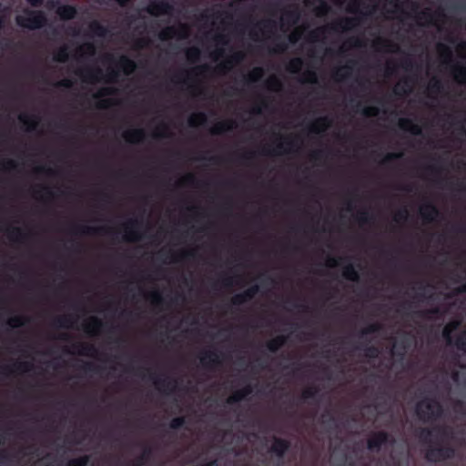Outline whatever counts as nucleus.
<instances>
[{"instance_id":"nucleus-1","label":"nucleus","mask_w":466,"mask_h":466,"mask_svg":"<svg viewBox=\"0 0 466 466\" xmlns=\"http://www.w3.org/2000/svg\"><path fill=\"white\" fill-rule=\"evenodd\" d=\"M415 412L423 422L434 421L443 414V407L436 399H426L416 404Z\"/></svg>"},{"instance_id":"nucleus-2","label":"nucleus","mask_w":466,"mask_h":466,"mask_svg":"<svg viewBox=\"0 0 466 466\" xmlns=\"http://www.w3.org/2000/svg\"><path fill=\"white\" fill-rule=\"evenodd\" d=\"M25 15H17L16 24L30 30L42 28L47 22L46 14L41 10L25 9Z\"/></svg>"},{"instance_id":"nucleus-3","label":"nucleus","mask_w":466,"mask_h":466,"mask_svg":"<svg viewBox=\"0 0 466 466\" xmlns=\"http://www.w3.org/2000/svg\"><path fill=\"white\" fill-rule=\"evenodd\" d=\"M455 449L451 445L431 446L425 453V459L431 462L441 461L454 458Z\"/></svg>"},{"instance_id":"nucleus-4","label":"nucleus","mask_w":466,"mask_h":466,"mask_svg":"<svg viewBox=\"0 0 466 466\" xmlns=\"http://www.w3.org/2000/svg\"><path fill=\"white\" fill-rule=\"evenodd\" d=\"M394 439L386 431H380L373 432L367 441V448L371 451H379L382 445L392 443Z\"/></svg>"},{"instance_id":"nucleus-5","label":"nucleus","mask_w":466,"mask_h":466,"mask_svg":"<svg viewBox=\"0 0 466 466\" xmlns=\"http://www.w3.org/2000/svg\"><path fill=\"white\" fill-rule=\"evenodd\" d=\"M199 360L202 367L210 371L215 370L221 364L218 353L214 350L203 351Z\"/></svg>"},{"instance_id":"nucleus-6","label":"nucleus","mask_w":466,"mask_h":466,"mask_svg":"<svg viewBox=\"0 0 466 466\" xmlns=\"http://www.w3.org/2000/svg\"><path fill=\"white\" fill-rule=\"evenodd\" d=\"M433 432H437L438 435L441 438V439H447V438H450V430L448 427L446 426H437L433 429H428V428H423V429H420L419 434H418V437L420 438V440L422 441V442H431V437L432 436Z\"/></svg>"},{"instance_id":"nucleus-7","label":"nucleus","mask_w":466,"mask_h":466,"mask_svg":"<svg viewBox=\"0 0 466 466\" xmlns=\"http://www.w3.org/2000/svg\"><path fill=\"white\" fill-rule=\"evenodd\" d=\"M361 15L356 16V17H344L339 19V21L335 22L330 25V29L333 31H348L350 29H352L353 27L357 26L359 24H360L362 20V15H366V14H363L360 12Z\"/></svg>"},{"instance_id":"nucleus-8","label":"nucleus","mask_w":466,"mask_h":466,"mask_svg":"<svg viewBox=\"0 0 466 466\" xmlns=\"http://www.w3.org/2000/svg\"><path fill=\"white\" fill-rule=\"evenodd\" d=\"M259 292V286L258 285H253L247 289H245L243 292L236 294L231 299V303L234 306H240L249 300H251Z\"/></svg>"},{"instance_id":"nucleus-9","label":"nucleus","mask_w":466,"mask_h":466,"mask_svg":"<svg viewBox=\"0 0 466 466\" xmlns=\"http://www.w3.org/2000/svg\"><path fill=\"white\" fill-rule=\"evenodd\" d=\"M173 11V5L167 0H160L151 3L147 12L151 15H168Z\"/></svg>"},{"instance_id":"nucleus-10","label":"nucleus","mask_w":466,"mask_h":466,"mask_svg":"<svg viewBox=\"0 0 466 466\" xmlns=\"http://www.w3.org/2000/svg\"><path fill=\"white\" fill-rule=\"evenodd\" d=\"M142 226V222L138 219H130L125 225L124 228L127 232L124 239L127 241H134L138 240L140 238V235L138 230Z\"/></svg>"},{"instance_id":"nucleus-11","label":"nucleus","mask_w":466,"mask_h":466,"mask_svg":"<svg viewBox=\"0 0 466 466\" xmlns=\"http://www.w3.org/2000/svg\"><path fill=\"white\" fill-rule=\"evenodd\" d=\"M289 448V441L275 437L273 439V443L269 449V451L273 453L275 456H277L279 459H282Z\"/></svg>"},{"instance_id":"nucleus-12","label":"nucleus","mask_w":466,"mask_h":466,"mask_svg":"<svg viewBox=\"0 0 466 466\" xmlns=\"http://www.w3.org/2000/svg\"><path fill=\"white\" fill-rule=\"evenodd\" d=\"M420 213L423 220L427 223L433 222L440 216L438 208L430 202L420 207Z\"/></svg>"},{"instance_id":"nucleus-13","label":"nucleus","mask_w":466,"mask_h":466,"mask_svg":"<svg viewBox=\"0 0 466 466\" xmlns=\"http://www.w3.org/2000/svg\"><path fill=\"white\" fill-rule=\"evenodd\" d=\"M150 380H152L155 385L163 390H167L168 392H173L177 388V380L175 379L165 377L164 379L157 378L155 375H150Z\"/></svg>"},{"instance_id":"nucleus-14","label":"nucleus","mask_w":466,"mask_h":466,"mask_svg":"<svg viewBox=\"0 0 466 466\" xmlns=\"http://www.w3.org/2000/svg\"><path fill=\"white\" fill-rule=\"evenodd\" d=\"M74 233H80L85 235H109L113 231L108 228L99 227H89V226H76L74 228Z\"/></svg>"},{"instance_id":"nucleus-15","label":"nucleus","mask_w":466,"mask_h":466,"mask_svg":"<svg viewBox=\"0 0 466 466\" xmlns=\"http://www.w3.org/2000/svg\"><path fill=\"white\" fill-rule=\"evenodd\" d=\"M116 65L125 76L131 75L137 69V63L126 55L119 56Z\"/></svg>"},{"instance_id":"nucleus-16","label":"nucleus","mask_w":466,"mask_h":466,"mask_svg":"<svg viewBox=\"0 0 466 466\" xmlns=\"http://www.w3.org/2000/svg\"><path fill=\"white\" fill-rule=\"evenodd\" d=\"M253 392L250 385H247L240 390H236L232 395L227 399L228 404H236L244 400L246 397Z\"/></svg>"},{"instance_id":"nucleus-17","label":"nucleus","mask_w":466,"mask_h":466,"mask_svg":"<svg viewBox=\"0 0 466 466\" xmlns=\"http://www.w3.org/2000/svg\"><path fill=\"white\" fill-rule=\"evenodd\" d=\"M104 326V323L102 320L96 317H91L89 320L85 323L84 325V330L90 335H96L98 333V331L101 329V328Z\"/></svg>"},{"instance_id":"nucleus-18","label":"nucleus","mask_w":466,"mask_h":466,"mask_svg":"<svg viewBox=\"0 0 466 466\" xmlns=\"http://www.w3.org/2000/svg\"><path fill=\"white\" fill-rule=\"evenodd\" d=\"M124 138L129 143L142 142L146 137L145 131L142 128H136L126 131L123 135Z\"/></svg>"},{"instance_id":"nucleus-19","label":"nucleus","mask_w":466,"mask_h":466,"mask_svg":"<svg viewBox=\"0 0 466 466\" xmlns=\"http://www.w3.org/2000/svg\"><path fill=\"white\" fill-rule=\"evenodd\" d=\"M236 127V123L233 120H225L218 122L212 128L213 135H221L227 131H231Z\"/></svg>"},{"instance_id":"nucleus-20","label":"nucleus","mask_w":466,"mask_h":466,"mask_svg":"<svg viewBox=\"0 0 466 466\" xmlns=\"http://www.w3.org/2000/svg\"><path fill=\"white\" fill-rule=\"evenodd\" d=\"M56 14L63 20H71L76 15V8L71 5H62L56 9Z\"/></svg>"},{"instance_id":"nucleus-21","label":"nucleus","mask_w":466,"mask_h":466,"mask_svg":"<svg viewBox=\"0 0 466 466\" xmlns=\"http://www.w3.org/2000/svg\"><path fill=\"white\" fill-rule=\"evenodd\" d=\"M399 127L402 130L410 131L411 134L419 136L421 135V127L414 124L410 118H400L399 120Z\"/></svg>"},{"instance_id":"nucleus-22","label":"nucleus","mask_w":466,"mask_h":466,"mask_svg":"<svg viewBox=\"0 0 466 466\" xmlns=\"http://www.w3.org/2000/svg\"><path fill=\"white\" fill-rule=\"evenodd\" d=\"M330 119L328 116H321L316 119L310 127V131L315 134L324 132L330 126Z\"/></svg>"},{"instance_id":"nucleus-23","label":"nucleus","mask_w":466,"mask_h":466,"mask_svg":"<svg viewBox=\"0 0 466 466\" xmlns=\"http://www.w3.org/2000/svg\"><path fill=\"white\" fill-rule=\"evenodd\" d=\"M286 342L287 337L284 335H279L268 340L266 344V347L270 352L276 353L281 347L286 344Z\"/></svg>"},{"instance_id":"nucleus-24","label":"nucleus","mask_w":466,"mask_h":466,"mask_svg":"<svg viewBox=\"0 0 466 466\" xmlns=\"http://www.w3.org/2000/svg\"><path fill=\"white\" fill-rule=\"evenodd\" d=\"M77 349V353L82 356H95L97 353L96 348L93 344L78 343L74 345Z\"/></svg>"},{"instance_id":"nucleus-25","label":"nucleus","mask_w":466,"mask_h":466,"mask_svg":"<svg viewBox=\"0 0 466 466\" xmlns=\"http://www.w3.org/2000/svg\"><path fill=\"white\" fill-rule=\"evenodd\" d=\"M20 122L27 127L28 131H34L37 127L38 120L35 116H28L25 114H21L18 116Z\"/></svg>"},{"instance_id":"nucleus-26","label":"nucleus","mask_w":466,"mask_h":466,"mask_svg":"<svg viewBox=\"0 0 466 466\" xmlns=\"http://www.w3.org/2000/svg\"><path fill=\"white\" fill-rule=\"evenodd\" d=\"M244 59V54L242 52H235L224 63H221L218 66L219 69H229L230 66L233 64L240 63Z\"/></svg>"},{"instance_id":"nucleus-27","label":"nucleus","mask_w":466,"mask_h":466,"mask_svg":"<svg viewBox=\"0 0 466 466\" xmlns=\"http://www.w3.org/2000/svg\"><path fill=\"white\" fill-rule=\"evenodd\" d=\"M342 274H343V277L348 280L359 281V279H360V275H359L358 271L356 270L354 265L351 263H349L348 265H346L344 267Z\"/></svg>"},{"instance_id":"nucleus-28","label":"nucleus","mask_w":466,"mask_h":466,"mask_svg":"<svg viewBox=\"0 0 466 466\" xmlns=\"http://www.w3.org/2000/svg\"><path fill=\"white\" fill-rule=\"evenodd\" d=\"M300 18V12L298 8L288 10L284 12L283 20L289 25H295Z\"/></svg>"},{"instance_id":"nucleus-29","label":"nucleus","mask_w":466,"mask_h":466,"mask_svg":"<svg viewBox=\"0 0 466 466\" xmlns=\"http://www.w3.org/2000/svg\"><path fill=\"white\" fill-rule=\"evenodd\" d=\"M459 321H451L444 327L442 337L448 343L451 342V333L459 328Z\"/></svg>"},{"instance_id":"nucleus-30","label":"nucleus","mask_w":466,"mask_h":466,"mask_svg":"<svg viewBox=\"0 0 466 466\" xmlns=\"http://www.w3.org/2000/svg\"><path fill=\"white\" fill-rule=\"evenodd\" d=\"M89 28L91 30V32L97 35V36H106V34L108 33V29L106 26L101 25L99 22L97 21H94L90 24L89 25Z\"/></svg>"},{"instance_id":"nucleus-31","label":"nucleus","mask_w":466,"mask_h":466,"mask_svg":"<svg viewBox=\"0 0 466 466\" xmlns=\"http://www.w3.org/2000/svg\"><path fill=\"white\" fill-rule=\"evenodd\" d=\"M207 115L203 112H198L192 115L188 119L190 127H197L198 125H203L207 122Z\"/></svg>"},{"instance_id":"nucleus-32","label":"nucleus","mask_w":466,"mask_h":466,"mask_svg":"<svg viewBox=\"0 0 466 466\" xmlns=\"http://www.w3.org/2000/svg\"><path fill=\"white\" fill-rule=\"evenodd\" d=\"M453 76L457 82L466 84V67L464 66H456L453 68Z\"/></svg>"},{"instance_id":"nucleus-33","label":"nucleus","mask_w":466,"mask_h":466,"mask_svg":"<svg viewBox=\"0 0 466 466\" xmlns=\"http://www.w3.org/2000/svg\"><path fill=\"white\" fill-rule=\"evenodd\" d=\"M26 235L20 228H14L8 231V238L15 242H22Z\"/></svg>"},{"instance_id":"nucleus-34","label":"nucleus","mask_w":466,"mask_h":466,"mask_svg":"<svg viewBox=\"0 0 466 466\" xmlns=\"http://www.w3.org/2000/svg\"><path fill=\"white\" fill-rule=\"evenodd\" d=\"M303 66V60L300 57H294L292 58L288 66L287 70L290 73H299Z\"/></svg>"},{"instance_id":"nucleus-35","label":"nucleus","mask_w":466,"mask_h":466,"mask_svg":"<svg viewBox=\"0 0 466 466\" xmlns=\"http://www.w3.org/2000/svg\"><path fill=\"white\" fill-rule=\"evenodd\" d=\"M381 329L382 326L380 323H371L360 331V337L363 338L367 335L377 333L380 331Z\"/></svg>"},{"instance_id":"nucleus-36","label":"nucleus","mask_w":466,"mask_h":466,"mask_svg":"<svg viewBox=\"0 0 466 466\" xmlns=\"http://www.w3.org/2000/svg\"><path fill=\"white\" fill-rule=\"evenodd\" d=\"M418 314L428 319H432L436 317H440L441 315H442V312L439 307H434L425 311H420L418 312Z\"/></svg>"},{"instance_id":"nucleus-37","label":"nucleus","mask_w":466,"mask_h":466,"mask_svg":"<svg viewBox=\"0 0 466 466\" xmlns=\"http://www.w3.org/2000/svg\"><path fill=\"white\" fill-rule=\"evenodd\" d=\"M263 75H264V69L260 66H256L248 74L247 81L248 82H257L261 79Z\"/></svg>"},{"instance_id":"nucleus-38","label":"nucleus","mask_w":466,"mask_h":466,"mask_svg":"<svg viewBox=\"0 0 466 466\" xmlns=\"http://www.w3.org/2000/svg\"><path fill=\"white\" fill-rule=\"evenodd\" d=\"M319 389L317 386H310L302 391L301 398L306 400L309 399H315L319 394Z\"/></svg>"},{"instance_id":"nucleus-39","label":"nucleus","mask_w":466,"mask_h":466,"mask_svg":"<svg viewBox=\"0 0 466 466\" xmlns=\"http://www.w3.org/2000/svg\"><path fill=\"white\" fill-rule=\"evenodd\" d=\"M327 29H328L327 27L322 26V27H318V28L310 31L309 34V40L311 42L319 41V38L325 35V33L327 32Z\"/></svg>"},{"instance_id":"nucleus-40","label":"nucleus","mask_w":466,"mask_h":466,"mask_svg":"<svg viewBox=\"0 0 466 466\" xmlns=\"http://www.w3.org/2000/svg\"><path fill=\"white\" fill-rule=\"evenodd\" d=\"M72 324L70 316H60L54 320V325L58 328H69Z\"/></svg>"},{"instance_id":"nucleus-41","label":"nucleus","mask_w":466,"mask_h":466,"mask_svg":"<svg viewBox=\"0 0 466 466\" xmlns=\"http://www.w3.org/2000/svg\"><path fill=\"white\" fill-rule=\"evenodd\" d=\"M89 456L84 455L78 458L71 459L67 462V466H87Z\"/></svg>"},{"instance_id":"nucleus-42","label":"nucleus","mask_w":466,"mask_h":466,"mask_svg":"<svg viewBox=\"0 0 466 466\" xmlns=\"http://www.w3.org/2000/svg\"><path fill=\"white\" fill-rule=\"evenodd\" d=\"M356 219L361 225L368 224L373 219V216L368 210H361L358 213Z\"/></svg>"},{"instance_id":"nucleus-43","label":"nucleus","mask_w":466,"mask_h":466,"mask_svg":"<svg viewBox=\"0 0 466 466\" xmlns=\"http://www.w3.org/2000/svg\"><path fill=\"white\" fill-rule=\"evenodd\" d=\"M69 55L66 46L61 47L56 54L54 56V59L56 62L65 63L68 60Z\"/></svg>"},{"instance_id":"nucleus-44","label":"nucleus","mask_w":466,"mask_h":466,"mask_svg":"<svg viewBox=\"0 0 466 466\" xmlns=\"http://www.w3.org/2000/svg\"><path fill=\"white\" fill-rule=\"evenodd\" d=\"M296 146V143L292 137H286L284 142H279L277 144L278 149H285V151H290L293 147Z\"/></svg>"},{"instance_id":"nucleus-45","label":"nucleus","mask_w":466,"mask_h":466,"mask_svg":"<svg viewBox=\"0 0 466 466\" xmlns=\"http://www.w3.org/2000/svg\"><path fill=\"white\" fill-rule=\"evenodd\" d=\"M429 90L431 93L441 94L443 91L442 82L438 78H433L429 86Z\"/></svg>"},{"instance_id":"nucleus-46","label":"nucleus","mask_w":466,"mask_h":466,"mask_svg":"<svg viewBox=\"0 0 466 466\" xmlns=\"http://www.w3.org/2000/svg\"><path fill=\"white\" fill-rule=\"evenodd\" d=\"M25 319L23 316H14L7 320V324L12 328H19L25 325Z\"/></svg>"},{"instance_id":"nucleus-47","label":"nucleus","mask_w":466,"mask_h":466,"mask_svg":"<svg viewBox=\"0 0 466 466\" xmlns=\"http://www.w3.org/2000/svg\"><path fill=\"white\" fill-rule=\"evenodd\" d=\"M186 424V418L183 416L173 418L169 422V428L172 430H179Z\"/></svg>"},{"instance_id":"nucleus-48","label":"nucleus","mask_w":466,"mask_h":466,"mask_svg":"<svg viewBox=\"0 0 466 466\" xmlns=\"http://www.w3.org/2000/svg\"><path fill=\"white\" fill-rule=\"evenodd\" d=\"M186 55L189 61L195 62L200 57V50L196 46H192L187 50Z\"/></svg>"},{"instance_id":"nucleus-49","label":"nucleus","mask_w":466,"mask_h":466,"mask_svg":"<svg viewBox=\"0 0 466 466\" xmlns=\"http://www.w3.org/2000/svg\"><path fill=\"white\" fill-rule=\"evenodd\" d=\"M444 16L443 13L442 12H438V13H431L430 11H423L421 13H420L419 15V18L420 19H426V20H429L431 22L433 21L434 18L436 17H442Z\"/></svg>"},{"instance_id":"nucleus-50","label":"nucleus","mask_w":466,"mask_h":466,"mask_svg":"<svg viewBox=\"0 0 466 466\" xmlns=\"http://www.w3.org/2000/svg\"><path fill=\"white\" fill-rule=\"evenodd\" d=\"M455 345L458 350L466 352V329L457 338Z\"/></svg>"},{"instance_id":"nucleus-51","label":"nucleus","mask_w":466,"mask_h":466,"mask_svg":"<svg viewBox=\"0 0 466 466\" xmlns=\"http://www.w3.org/2000/svg\"><path fill=\"white\" fill-rule=\"evenodd\" d=\"M14 368L21 372H27L33 370L34 366L31 362L24 361V362H16L14 364Z\"/></svg>"},{"instance_id":"nucleus-52","label":"nucleus","mask_w":466,"mask_h":466,"mask_svg":"<svg viewBox=\"0 0 466 466\" xmlns=\"http://www.w3.org/2000/svg\"><path fill=\"white\" fill-rule=\"evenodd\" d=\"M380 352V351L379 348L376 346H367L364 349V355L370 359L377 358L379 356Z\"/></svg>"},{"instance_id":"nucleus-53","label":"nucleus","mask_w":466,"mask_h":466,"mask_svg":"<svg viewBox=\"0 0 466 466\" xmlns=\"http://www.w3.org/2000/svg\"><path fill=\"white\" fill-rule=\"evenodd\" d=\"M303 81L310 84L318 83V76L314 70H308L304 73Z\"/></svg>"},{"instance_id":"nucleus-54","label":"nucleus","mask_w":466,"mask_h":466,"mask_svg":"<svg viewBox=\"0 0 466 466\" xmlns=\"http://www.w3.org/2000/svg\"><path fill=\"white\" fill-rule=\"evenodd\" d=\"M361 114L366 116H376L380 114V109L377 106H365L361 110Z\"/></svg>"},{"instance_id":"nucleus-55","label":"nucleus","mask_w":466,"mask_h":466,"mask_svg":"<svg viewBox=\"0 0 466 466\" xmlns=\"http://www.w3.org/2000/svg\"><path fill=\"white\" fill-rule=\"evenodd\" d=\"M82 370L85 371V372H95V373H99L101 370H102V368L101 367H98L96 365H95L94 363L92 362H86L83 366H82Z\"/></svg>"},{"instance_id":"nucleus-56","label":"nucleus","mask_w":466,"mask_h":466,"mask_svg":"<svg viewBox=\"0 0 466 466\" xmlns=\"http://www.w3.org/2000/svg\"><path fill=\"white\" fill-rule=\"evenodd\" d=\"M401 157L402 153H389L382 159L381 165H389L391 161L400 158Z\"/></svg>"},{"instance_id":"nucleus-57","label":"nucleus","mask_w":466,"mask_h":466,"mask_svg":"<svg viewBox=\"0 0 466 466\" xmlns=\"http://www.w3.org/2000/svg\"><path fill=\"white\" fill-rule=\"evenodd\" d=\"M151 302L154 306H160L164 302L162 295L158 291H154L151 295Z\"/></svg>"},{"instance_id":"nucleus-58","label":"nucleus","mask_w":466,"mask_h":466,"mask_svg":"<svg viewBox=\"0 0 466 466\" xmlns=\"http://www.w3.org/2000/svg\"><path fill=\"white\" fill-rule=\"evenodd\" d=\"M329 9H330L329 5L326 2L321 1L316 10L317 15H319V16L325 15L326 14H328Z\"/></svg>"},{"instance_id":"nucleus-59","label":"nucleus","mask_w":466,"mask_h":466,"mask_svg":"<svg viewBox=\"0 0 466 466\" xmlns=\"http://www.w3.org/2000/svg\"><path fill=\"white\" fill-rule=\"evenodd\" d=\"M175 34V28L172 27V26H168L167 28H165L159 35V37L162 39V40H167V39H169L171 37H173Z\"/></svg>"},{"instance_id":"nucleus-60","label":"nucleus","mask_w":466,"mask_h":466,"mask_svg":"<svg viewBox=\"0 0 466 466\" xmlns=\"http://www.w3.org/2000/svg\"><path fill=\"white\" fill-rule=\"evenodd\" d=\"M287 48H288L287 42H285V41H277V43L275 44V47L273 49V52L280 54V53L285 52L287 50Z\"/></svg>"},{"instance_id":"nucleus-61","label":"nucleus","mask_w":466,"mask_h":466,"mask_svg":"<svg viewBox=\"0 0 466 466\" xmlns=\"http://www.w3.org/2000/svg\"><path fill=\"white\" fill-rule=\"evenodd\" d=\"M208 70H209V66L208 65H202L198 67L192 69L190 72H187V76L189 77L192 74H195V75L202 74Z\"/></svg>"},{"instance_id":"nucleus-62","label":"nucleus","mask_w":466,"mask_h":466,"mask_svg":"<svg viewBox=\"0 0 466 466\" xmlns=\"http://www.w3.org/2000/svg\"><path fill=\"white\" fill-rule=\"evenodd\" d=\"M119 76H120V74H119L118 70L111 69L107 75V82H110V83L117 82Z\"/></svg>"},{"instance_id":"nucleus-63","label":"nucleus","mask_w":466,"mask_h":466,"mask_svg":"<svg viewBox=\"0 0 466 466\" xmlns=\"http://www.w3.org/2000/svg\"><path fill=\"white\" fill-rule=\"evenodd\" d=\"M441 54L448 58H451V50L447 46H444V45H439L438 46Z\"/></svg>"},{"instance_id":"nucleus-64","label":"nucleus","mask_w":466,"mask_h":466,"mask_svg":"<svg viewBox=\"0 0 466 466\" xmlns=\"http://www.w3.org/2000/svg\"><path fill=\"white\" fill-rule=\"evenodd\" d=\"M466 293V282L461 284V286L455 288L452 291V295H461Z\"/></svg>"}]
</instances>
